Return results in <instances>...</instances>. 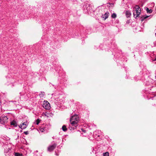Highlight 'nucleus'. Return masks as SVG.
I'll return each instance as SVG.
<instances>
[{
	"mask_svg": "<svg viewBox=\"0 0 156 156\" xmlns=\"http://www.w3.org/2000/svg\"><path fill=\"white\" fill-rule=\"evenodd\" d=\"M79 120L78 116L77 115H74L72 116L70 120V122L73 126L76 124Z\"/></svg>",
	"mask_w": 156,
	"mask_h": 156,
	"instance_id": "nucleus-1",
	"label": "nucleus"
},
{
	"mask_svg": "<svg viewBox=\"0 0 156 156\" xmlns=\"http://www.w3.org/2000/svg\"><path fill=\"white\" fill-rule=\"evenodd\" d=\"M134 8L135 9V10H134L135 11V12L136 13V14H135V12H133V15L134 17L135 18H136L139 16V15L141 13V9L138 5H136Z\"/></svg>",
	"mask_w": 156,
	"mask_h": 156,
	"instance_id": "nucleus-2",
	"label": "nucleus"
},
{
	"mask_svg": "<svg viewBox=\"0 0 156 156\" xmlns=\"http://www.w3.org/2000/svg\"><path fill=\"white\" fill-rule=\"evenodd\" d=\"M8 118L6 116H3L0 117V122L1 124H5L7 123Z\"/></svg>",
	"mask_w": 156,
	"mask_h": 156,
	"instance_id": "nucleus-3",
	"label": "nucleus"
},
{
	"mask_svg": "<svg viewBox=\"0 0 156 156\" xmlns=\"http://www.w3.org/2000/svg\"><path fill=\"white\" fill-rule=\"evenodd\" d=\"M43 106L46 109L49 110L51 108L50 104L47 101H44Z\"/></svg>",
	"mask_w": 156,
	"mask_h": 156,
	"instance_id": "nucleus-4",
	"label": "nucleus"
},
{
	"mask_svg": "<svg viewBox=\"0 0 156 156\" xmlns=\"http://www.w3.org/2000/svg\"><path fill=\"white\" fill-rule=\"evenodd\" d=\"M56 147V145L55 144L50 146L48 147V151H52L55 149Z\"/></svg>",
	"mask_w": 156,
	"mask_h": 156,
	"instance_id": "nucleus-5",
	"label": "nucleus"
},
{
	"mask_svg": "<svg viewBox=\"0 0 156 156\" xmlns=\"http://www.w3.org/2000/svg\"><path fill=\"white\" fill-rule=\"evenodd\" d=\"M19 127L21 129H24L27 127V125L25 124V122H24L22 123V125H20Z\"/></svg>",
	"mask_w": 156,
	"mask_h": 156,
	"instance_id": "nucleus-6",
	"label": "nucleus"
},
{
	"mask_svg": "<svg viewBox=\"0 0 156 156\" xmlns=\"http://www.w3.org/2000/svg\"><path fill=\"white\" fill-rule=\"evenodd\" d=\"M109 13L108 12H107L103 16V18H104V20H105L107 18L109 15Z\"/></svg>",
	"mask_w": 156,
	"mask_h": 156,
	"instance_id": "nucleus-7",
	"label": "nucleus"
},
{
	"mask_svg": "<svg viewBox=\"0 0 156 156\" xmlns=\"http://www.w3.org/2000/svg\"><path fill=\"white\" fill-rule=\"evenodd\" d=\"M126 16L127 18L129 17L131 15L130 12L129 11H126Z\"/></svg>",
	"mask_w": 156,
	"mask_h": 156,
	"instance_id": "nucleus-8",
	"label": "nucleus"
},
{
	"mask_svg": "<svg viewBox=\"0 0 156 156\" xmlns=\"http://www.w3.org/2000/svg\"><path fill=\"white\" fill-rule=\"evenodd\" d=\"M148 16H143L141 17V21L142 22H143L144 20L145 19H146V18H147L148 17Z\"/></svg>",
	"mask_w": 156,
	"mask_h": 156,
	"instance_id": "nucleus-9",
	"label": "nucleus"
},
{
	"mask_svg": "<svg viewBox=\"0 0 156 156\" xmlns=\"http://www.w3.org/2000/svg\"><path fill=\"white\" fill-rule=\"evenodd\" d=\"M11 125L14 126L15 127H16L17 126L16 122L14 121H13L12 122H11Z\"/></svg>",
	"mask_w": 156,
	"mask_h": 156,
	"instance_id": "nucleus-10",
	"label": "nucleus"
},
{
	"mask_svg": "<svg viewBox=\"0 0 156 156\" xmlns=\"http://www.w3.org/2000/svg\"><path fill=\"white\" fill-rule=\"evenodd\" d=\"M62 130L64 131H66L67 130V128H66V126L65 125H64L62 126Z\"/></svg>",
	"mask_w": 156,
	"mask_h": 156,
	"instance_id": "nucleus-11",
	"label": "nucleus"
},
{
	"mask_svg": "<svg viewBox=\"0 0 156 156\" xmlns=\"http://www.w3.org/2000/svg\"><path fill=\"white\" fill-rule=\"evenodd\" d=\"M14 155L15 156H22V154H20L19 153L15 152L14 153Z\"/></svg>",
	"mask_w": 156,
	"mask_h": 156,
	"instance_id": "nucleus-12",
	"label": "nucleus"
},
{
	"mask_svg": "<svg viewBox=\"0 0 156 156\" xmlns=\"http://www.w3.org/2000/svg\"><path fill=\"white\" fill-rule=\"evenodd\" d=\"M146 10L147 13H151L152 12V11L151 9L149 10L148 8L147 7L146 8Z\"/></svg>",
	"mask_w": 156,
	"mask_h": 156,
	"instance_id": "nucleus-13",
	"label": "nucleus"
},
{
	"mask_svg": "<svg viewBox=\"0 0 156 156\" xmlns=\"http://www.w3.org/2000/svg\"><path fill=\"white\" fill-rule=\"evenodd\" d=\"M109 153L108 152H106L105 153H103V156H109Z\"/></svg>",
	"mask_w": 156,
	"mask_h": 156,
	"instance_id": "nucleus-14",
	"label": "nucleus"
},
{
	"mask_svg": "<svg viewBox=\"0 0 156 156\" xmlns=\"http://www.w3.org/2000/svg\"><path fill=\"white\" fill-rule=\"evenodd\" d=\"M111 17L112 18H115L116 17V15L115 13H113L112 14Z\"/></svg>",
	"mask_w": 156,
	"mask_h": 156,
	"instance_id": "nucleus-15",
	"label": "nucleus"
},
{
	"mask_svg": "<svg viewBox=\"0 0 156 156\" xmlns=\"http://www.w3.org/2000/svg\"><path fill=\"white\" fill-rule=\"evenodd\" d=\"M40 122V120L39 119H37L36 120V124L37 125Z\"/></svg>",
	"mask_w": 156,
	"mask_h": 156,
	"instance_id": "nucleus-16",
	"label": "nucleus"
},
{
	"mask_svg": "<svg viewBox=\"0 0 156 156\" xmlns=\"http://www.w3.org/2000/svg\"><path fill=\"white\" fill-rule=\"evenodd\" d=\"M24 133L25 134H26V135H27V134H28V132L27 131H25V132H24Z\"/></svg>",
	"mask_w": 156,
	"mask_h": 156,
	"instance_id": "nucleus-17",
	"label": "nucleus"
},
{
	"mask_svg": "<svg viewBox=\"0 0 156 156\" xmlns=\"http://www.w3.org/2000/svg\"><path fill=\"white\" fill-rule=\"evenodd\" d=\"M40 130L42 132H43V131L44 129H40Z\"/></svg>",
	"mask_w": 156,
	"mask_h": 156,
	"instance_id": "nucleus-18",
	"label": "nucleus"
},
{
	"mask_svg": "<svg viewBox=\"0 0 156 156\" xmlns=\"http://www.w3.org/2000/svg\"><path fill=\"white\" fill-rule=\"evenodd\" d=\"M133 12H135V14H136V12H135V11L134 10H133Z\"/></svg>",
	"mask_w": 156,
	"mask_h": 156,
	"instance_id": "nucleus-19",
	"label": "nucleus"
},
{
	"mask_svg": "<svg viewBox=\"0 0 156 156\" xmlns=\"http://www.w3.org/2000/svg\"><path fill=\"white\" fill-rule=\"evenodd\" d=\"M41 94H43V93H42V92L41 93Z\"/></svg>",
	"mask_w": 156,
	"mask_h": 156,
	"instance_id": "nucleus-20",
	"label": "nucleus"
},
{
	"mask_svg": "<svg viewBox=\"0 0 156 156\" xmlns=\"http://www.w3.org/2000/svg\"><path fill=\"white\" fill-rule=\"evenodd\" d=\"M155 35H156V33H155Z\"/></svg>",
	"mask_w": 156,
	"mask_h": 156,
	"instance_id": "nucleus-21",
	"label": "nucleus"
}]
</instances>
